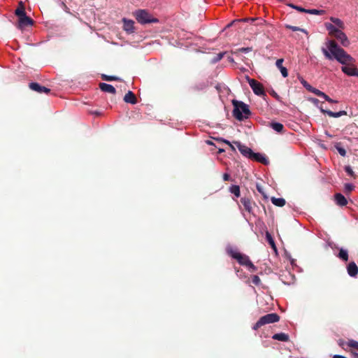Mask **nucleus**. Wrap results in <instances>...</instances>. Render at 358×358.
Returning a JSON list of instances; mask_svg holds the SVG:
<instances>
[{
	"mask_svg": "<svg viewBox=\"0 0 358 358\" xmlns=\"http://www.w3.org/2000/svg\"><path fill=\"white\" fill-rule=\"evenodd\" d=\"M321 50L327 59H335L341 64H348L354 62V58L340 48L333 39L327 40Z\"/></svg>",
	"mask_w": 358,
	"mask_h": 358,
	"instance_id": "obj_1",
	"label": "nucleus"
},
{
	"mask_svg": "<svg viewBox=\"0 0 358 358\" xmlns=\"http://www.w3.org/2000/svg\"><path fill=\"white\" fill-rule=\"evenodd\" d=\"M324 27L328 31L329 36L335 38L341 45L343 47L350 45V41L347 35L343 32L345 26L343 20L338 17H331L329 22L324 23Z\"/></svg>",
	"mask_w": 358,
	"mask_h": 358,
	"instance_id": "obj_2",
	"label": "nucleus"
},
{
	"mask_svg": "<svg viewBox=\"0 0 358 358\" xmlns=\"http://www.w3.org/2000/svg\"><path fill=\"white\" fill-rule=\"evenodd\" d=\"M133 15L136 21L141 24L157 23L159 22L158 19L146 9H138L133 13Z\"/></svg>",
	"mask_w": 358,
	"mask_h": 358,
	"instance_id": "obj_3",
	"label": "nucleus"
},
{
	"mask_svg": "<svg viewBox=\"0 0 358 358\" xmlns=\"http://www.w3.org/2000/svg\"><path fill=\"white\" fill-rule=\"evenodd\" d=\"M233 104L234 106V115L236 119L242 120L248 117L250 110L248 105L238 101H234Z\"/></svg>",
	"mask_w": 358,
	"mask_h": 358,
	"instance_id": "obj_4",
	"label": "nucleus"
},
{
	"mask_svg": "<svg viewBox=\"0 0 358 358\" xmlns=\"http://www.w3.org/2000/svg\"><path fill=\"white\" fill-rule=\"evenodd\" d=\"M230 254L234 258L236 259L240 264L248 266L250 268L251 271H254L255 270V267L247 256L243 255L237 251L232 250L230 251Z\"/></svg>",
	"mask_w": 358,
	"mask_h": 358,
	"instance_id": "obj_5",
	"label": "nucleus"
},
{
	"mask_svg": "<svg viewBox=\"0 0 358 358\" xmlns=\"http://www.w3.org/2000/svg\"><path fill=\"white\" fill-rule=\"evenodd\" d=\"M246 80L255 94L259 96L264 94V87L260 83L257 82L255 79L250 78L248 76H246Z\"/></svg>",
	"mask_w": 358,
	"mask_h": 358,
	"instance_id": "obj_6",
	"label": "nucleus"
},
{
	"mask_svg": "<svg viewBox=\"0 0 358 358\" xmlns=\"http://www.w3.org/2000/svg\"><path fill=\"white\" fill-rule=\"evenodd\" d=\"M278 320L279 317L277 314L270 313L261 317L260 320L257 322L255 327H259L266 324L273 323Z\"/></svg>",
	"mask_w": 358,
	"mask_h": 358,
	"instance_id": "obj_7",
	"label": "nucleus"
},
{
	"mask_svg": "<svg viewBox=\"0 0 358 358\" xmlns=\"http://www.w3.org/2000/svg\"><path fill=\"white\" fill-rule=\"evenodd\" d=\"M355 61L352 63L343 64L344 66L342 67V71L349 76H354L356 66L353 64Z\"/></svg>",
	"mask_w": 358,
	"mask_h": 358,
	"instance_id": "obj_8",
	"label": "nucleus"
},
{
	"mask_svg": "<svg viewBox=\"0 0 358 358\" xmlns=\"http://www.w3.org/2000/svg\"><path fill=\"white\" fill-rule=\"evenodd\" d=\"M235 144L236 145L237 148H238L239 151L245 157H248L249 158H251L252 155L254 152H252V150L243 145H241L240 143L235 142Z\"/></svg>",
	"mask_w": 358,
	"mask_h": 358,
	"instance_id": "obj_9",
	"label": "nucleus"
},
{
	"mask_svg": "<svg viewBox=\"0 0 358 358\" xmlns=\"http://www.w3.org/2000/svg\"><path fill=\"white\" fill-rule=\"evenodd\" d=\"M124 30L129 33L134 32V22L131 20L123 19Z\"/></svg>",
	"mask_w": 358,
	"mask_h": 358,
	"instance_id": "obj_10",
	"label": "nucleus"
},
{
	"mask_svg": "<svg viewBox=\"0 0 358 358\" xmlns=\"http://www.w3.org/2000/svg\"><path fill=\"white\" fill-rule=\"evenodd\" d=\"M29 87L36 92H38L39 93H48L50 92V90L46 88L45 87L41 86L38 83H31L29 85Z\"/></svg>",
	"mask_w": 358,
	"mask_h": 358,
	"instance_id": "obj_11",
	"label": "nucleus"
},
{
	"mask_svg": "<svg viewBox=\"0 0 358 358\" xmlns=\"http://www.w3.org/2000/svg\"><path fill=\"white\" fill-rule=\"evenodd\" d=\"M320 110L322 113L327 114L329 116L332 117H339L343 115H347V113L345 110H341V111H339L337 113H334L331 110H326L323 109L322 108H320Z\"/></svg>",
	"mask_w": 358,
	"mask_h": 358,
	"instance_id": "obj_12",
	"label": "nucleus"
},
{
	"mask_svg": "<svg viewBox=\"0 0 358 358\" xmlns=\"http://www.w3.org/2000/svg\"><path fill=\"white\" fill-rule=\"evenodd\" d=\"M348 273L352 276L355 277L358 273V267L355 262H350L348 266Z\"/></svg>",
	"mask_w": 358,
	"mask_h": 358,
	"instance_id": "obj_13",
	"label": "nucleus"
},
{
	"mask_svg": "<svg viewBox=\"0 0 358 358\" xmlns=\"http://www.w3.org/2000/svg\"><path fill=\"white\" fill-rule=\"evenodd\" d=\"M33 23L32 20L27 17L26 15L19 17V26L24 27L28 25H31Z\"/></svg>",
	"mask_w": 358,
	"mask_h": 358,
	"instance_id": "obj_14",
	"label": "nucleus"
},
{
	"mask_svg": "<svg viewBox=\"0 0 358 358\" xmlns=\"http://www.w3.org/2000/svg\"><path fill=\"white\" fill-rule=\"evenodd\" d=\"M99 87L103 92H108V93H110V94H115V87L113 85H111L103 83H100Z\"/></svg>",
	"mask_w": 358,
	"mask_h": 358,
	"instance_id": "obj_15",
	"label": "nucleus"
},
{
	"mask_svg": "<svg viewBox=\"0 0 358 358\" xmlns=\"http://www.w3.org/2000/svg\"><path fill=\"white\" fill-rule=\"evenodd\" d=\"M124 100L125 102L129 103L131 104H135L136 103V98L134 94L131 91H129L125 94V96L124 97Z\"/></svg>",
	"mask_w": 358,
	"mask_h": 358,
	"instance_id": "obj_16",
	"label": "nucleus"
},
{
	"mask_svg": "<svg viewBox=\"0 0 358 358\" xmlns=\"http://www.w3.org/2000/svg\"><path fill=\"white\" fill-rule=\"evenodd\" d=\"M335 199H336V203L340 206H345L348 203L345 196L341 194H336L335 195Z\"/></svg>",
	"mask_w": 358,
	"mask_h": 358,
	"instance_id": "obj_17",
	"label": "nucleus"
},
{
	"mask_svg": "<svg viewBox=\"0 0 358 358\" xmlns=\"http://www.w3.org/2000/svg\"><path fill=\"white\" fill-rule=\"evenodd\" d=\"M272 203L277 206L282 207L285 204V200L282 198H274L271 199Z\"/></svg>",
	"mask_w": 358,
	"mask_h": 358,
	"instance_id": "obj_18",
	"label": "nucleus"
},
{
	"mask_svg": "<svg viewBox=\"0 0 358 358\" xmlns=\"http://www.w3.org/2000/svg\"><path fill=\"white\" fill-rule=\"evenodd\" d=\"M15 14L18 16V17H20L26 15L22 2L20 3V7L16 9Z\"/></svg>",
	"mask_w": 358,
	"mask_h": 358,
	"instance_id": "obj_19",
	"label": "nucleus"
},
{
	"mask_svg": "<svg viewBox=\"0 0 358 358\" xmlns=\"http://www.w3.org/2000/svg\"><path fill=\"white\" fill-rule=\"evenodd\" d=\"M273 129L276 131L277 132H281L283 129V125L278 122H273L271 124Z\"/></svg>",
	"mask_w": 358,
	"mask_h": 358,
	"instance_id": "obj_20",
	"label": "nucleus"
},
{
	"mask_svg": "<svg viewBox=\"0 0 358 358\" xmlns=\"http://www.w3.org/2000/svg\"><path fill=\"white\" fill-rule=\"evenodd\" d=\"M251 159H255L257 161H259V162H264V163H266V162L265 157H263L260 154L253 153V155L251 157Z\"/></svg>",
	"mask_w": 358,
	"mask_h": 358,
	"instance_id": "obj_21",
	"label": "nucleus"
},
{
	"mask_svg": "<svg viewBox=\"0 0 358 358\" xmlns=\"http://www.w3.org/2000/svg\"><path fill=\"white\" fill-rule=\"evenodd\" d=\"M306 13L312 15H324L325 13V10L317 9H307Z\"/></svg>",
	"mask_w": 358,
	"mask_h": 358,
	"instance_id": "obj_22",
	"label": "nucleus"
},
{
	"mask_svg": "<svg viewBox=\"0 0 358 358\" xmlns=\"http://www.w3.org/2000/svg\"><path fill=\"white\" fill-rule=\"evenodd\" d=\"M231 193L234 194L236 197L240 196V188L237 185H233L230 187Z\"/></svg>",
	"mask_w": 358,
	"mask_h": 358,
	"instance_id": "obj_23",
	"label": "nucleus"
},
{
	"mask_svg": "<svg viewBox=\"0 0 358 358\" xmlns=\"http://www.w3.org/2000/svg\"><path fill=\"white\" fill-rule=\"evenodd\" d=\"M338 256L341 259H343L345 262L348 261V254L347 250H345L341 249L339 252Z\"/></svg>",
	"mask_w": 358,
	"mask_h": 358,
	"instance_id": "obj_24",
	"label": "nucleus"
},
{
	"mask_svg": "<svg viewBox=\"0 0 358 358\" xmlns=\"http://www.w3.org/2000/svg\"><path fill=\"white\" fill-rule=\"evenodd\" d=\"M348 347L355 348L358 350V342L354 340H350L348 343L345 344Z\"/></svg>",
	"mask_w": 358,
	"mask_h": 358,
	"instance_id": "obj_25",
	"label": "nucleus"
},
{
	"mask_svg": "<svg viewBox=\"0 0 358 358\" xmlns=\"http://www.w3.org/2000/svg\"><path fill=\"white\" fill-rule=\"evenodd\" d=\"M266 236L267 241H268V243L271 245V246L274 250H275V243H274V241H273V238L271 237V234L267 232L266 234Z\"/></svg>",
	"mask_w": 358,
	"mask_h": 358,
	"instance_id": "obj_26",
	"label": "nucleus"
},
{
	"mask_svg": "<svg viewBox=\"0 0 358 358\" xmlns=\"http://www.w3.org/2000/svg\"><path fill=\"white\" fill-rule=\"evenodd\" d=\"M320 96L322 97L323 99H324L326 101H327L329 103H336L337 102L336 101H334L332 99H331L329 96H327L326 94H324L322 92Z\"/></svg>",
	"mask_w": 358,
	"mask_h": 358,
	"instance_id": "obj_27",
	"label": "nucleus"
},
{
	"mask_svg": "<svg viewBox=\"0 0 358 358\" xmlns=\"http://www.w3.org/2000/svg\"><path fill=\"white\" fill-rule=\"evenodd\" d=\"M320 96L322 97L323 99H324L326 101H327L329 103H336L337 102L336 101H334L332 99H331L329 96H327L326 94H324L322 92Z\"/></svg>",
	"mask_w": 358,
	"mask_h": 358,
	"instance_id": "obj_28",
	"label": "nucleus"
},
{
	"mask_svg": "<svg viewBox=\"0 0 358 358\" xmlns=\"http://www.w3.org/2000/svg\"><path fill=\"white\" fill-rule=\"evenodd\" d=\"M320 96L322 97L323 99H324L326 101H327L329 103H336L337 102L336 101H334L332 99H331L329 96H327L326 94H324L322 92Z\"/></svg>",
	"mask_w": 358,
	"mask_h": 358,
	"instance_id": "obj_29",
	"label": "nucleus"
},
{
	"mask_svg": "<svg viewBox=\"0 0 358 358\" xmlns=\"http://www.w3.org/2000/svg\"><path fill=\"white\" fill-rule=\"evenodd\" d=\"M320 96L322 97L323 99H324L326 101H327L329 103H336L337 102L336 101H334L332 99H331L329 96H327L326 94H324L322 92Z\"/></svg>",
	"mask_w": 358,
	"mask_h": 358,
	"instance_id": "obj_30",
	"label": "nucleus"
},
{
	"mask_svg": "<svg viewBox=\"0 0 358 358\" xmlns=\"http://www.w3.org/2000/svg\"><path fill=\"white\" fill-rule=\"evenodd\" d=\"M320 96L322 97L323 99H324L326 101H327L329 103H336L337 102L336 101H334L332 99H331L329 96H327L326 94H324L322 92Z\"/></svg>",
	"mask_w": 358,
	"mask_h": 358,
	"instance_id": "obj_31",
	"label": "nucleus"
},
{
	"mask_svg": "<svg viewBox=\"0 0 358 358\" xmlns=\"http://www.w3.org/2000/svg\"><path fill=\"white\" fill-rule=\"evenodd\" d=\"M320 96L322 97L323 99H324L326 101H327L329 103H336L337 102L336 101H334L332 99H331L329 96H327L326 94H324L322 92Z\"/></svg>",
	"mask_w": 358,
	"mask_h": 358,
	"instance_id": "obj_32",
	"label": "nucleus"
},
{
	"mask_svg": "<svg viewBox=\"0 0 358 358\" xmlns=\"http://www.w3.org/2000/svg\"><path fill=\"white\" fill-rule=\"evenodd\" d=\"M241 202L245 206V209L248 210H250V201L246 199H242Z\"/></svg>",
	"mask_w": 358,
	"mask_h": 358,
	"instance_id": "obj_33",
	"label": "nucleus"
},
{
	"mask_svg": "<svg viewBox=\"0 0 358 358\" xmlns=\"http://www.w3.org/2000/svg\"><path fill=\"white\" fill-rule=\"evenodd\" d=\"M287 27L289 29H292V31H301L305 33L306 35H308V32L303 29H300L297 27H293V26H288Z\"/></svg>",
	"mask_w": 358,
	"mask_h": 358,
	"instance_id": "obj_34",
	"label": "nucleus"
},
{
	"mask_svg": "<svg viewBox=\"0 0 358 358\" xmlns=\"http://www.w3.org/2000/svg\"><path fill=\"white\" fill-rule=\"evenodd\" d=\"M289 6L300 12L306 13V11H307V9L303 8L301 7H299V6H295L293 4H289Z\"/></svg>",
	"mask_w": 358,
	"mask_h": 358,
	"instance_id": "obj_35",
	"label": "nucleus"
},
{
	"mask_svg": "<svg viewBox=\"0 0 358 358\" xmlns=\"http://www.w3.org/2000/svg\"><path fill=\"white\" fill-rule=\"evenodd\" d=\"M311 103H313L314 105L317 106L320 109V108H322V106H319V100L315 98H309L308 99Z\"/></svg>",
	"mask_w": 358,
	"mask_h": 358,
	"instance_id": "obj_36",
	"label": "nucleus"
},
{
	"mask_svg": "<svg viewBox=\"0 0 358 358\" xmlns=\"http://www.w3.org/2000/svg\"><path fill=\"white\" fill-rule=\"evenodd\" d=\"M279 70L284 78H286L288 76L287 69L285 67L283 66Z\"/></svg>",
	"mask_w": 358,
	"mask_h": 358,
	"instance_id": "obj_37",
	"label": "nucleus"
},
{
	"mask_svg": "<svg viewBox=\"0 0 358 358\" xmlns=\"http://www.w3.org/2000/svg\"><path fill=\"white\" fill-rule=\"evenodd\" d=\"M301 83L308 91L310 90L312 86L309 85L304 79L301 78Z\"/></svg>",
	"mask_w": 358,
	"mask_h": 358,
	"instance_id": "obj_38",
	"label": "nucleus"
},
{
	"mask_svg": "<svg viewBox=\"0 0 358 358\" xmlns=\"http://www.w3.org/2000/svg\"><path fill=\"white\" fill-rule=\"evenodd\" d=\"M310 92L314 93L315 94L317 95V96H320L321 93H322V91L316 89V88H314L313 87H311L310 90H309Z\"/></svg>",
	"mask_w": 358,
	"mask_h": 358,
	"instance_id": "obj_39",
	"label": "nucleus"
},
{
	"mask_svg": "<svg viewBox=\"0 0 358 358\" xmlns=\"http://www.w3.org/2000/svg\"><path fill=\"white\" fill-rule=\"evenodd\" d=\"M336 149L341 156H345L346 155V151L344 148L336 146Z\"/></svg>",
	"mask_w": 358,
	"mask_h": 358,
	"instance_id": "obj_40",
	"label": "nucleus"
},
{
	"mask_svg": "<svg viewBox=\"0 0 358 358\" xmlns=\"http://www.w3.org/2000/svg\"><path fill=\"white\" fill-rule=\"evenodd\" d=\"M282 63H283V59H278L276 62H275V64H276V66L280 69H281L282 67H283L282 66Z\"/></svg>",
	"mask_w": 358,
	"mask_h": 358,
	"instance_id": "obj_41",
	"label": "nucleus"
},
{
	"mask_svg": "<svg viewBox=\"0 0 358 358\" xmlns=\"http://www.w3.org/2000/svg\"><path fill=\"white\" fill-rule=\"evenodd\" d=\"M345 170L348 173V175L353 176L354 172L350 166H345Z\"/></svg>",
	"mask_w": 358,
	"mask_h": 358,
	"instance_id": "obj_42",
	"label": "nucleus"
},
{
	"mask_svg": "<svg viewBox=\"0 0 358 358\" xmlns=\"http://www.w3.org/2000/svg\"><path fill=\"white\" fill-rule=\"evenodd\" d=\"M103 79H105L106 80H117L118 78L115 77V76H106L104 75L103 76Z\"/></svg>",
	"mask_w": 358,
	"mask_h": 358,
	"instance_id": "obj_43",
	"label": "nucleus"
},
{
	"mask_svg": "<svg viewBox=\"0 0 358 358\" xmlns=\"http://www.w3.org/2000/svg\"><path fill=\"white\" fill-rule=\"evenodd\" d=\"M345 190L348 192H350L354 189V186L351 184H346L345 185Z\"/></svg>",
	"mask_w": 358,
	"mask_h": 358,
	"instance_id": "obj_44",
	"label": "nucleus"
},
{
	"mask_svg": "<svg viewBox=\"0 0 358 358\" xmlns=\"http://www.w3.org/2000/svg\"><path fill=\"white\" fill-rule=\"evenodd\" d=\"M252 50V48H241L239 50V51L241 52H249Z\"/></svg>",
	"mask_w": 358,
	"mask_h": 358,
	"instance_id": "obj_45",
	"label": "nucleus"
},
{
	"mask_svg": "<svg viewBox=\"0 0 358 358\" xmlns=\"http://www.w3.org/2000/svg\"><path fill=\"white\" fill-rule=\"evenodd\" d=\"M252 282L255 284H258L260 282V279L258 276L255 275L252 278Z\"/></svg>",
	"mask_w": 358,
	"mask_h": 358,
	"instance_id": "obj_46",
	"label": "nucleus"
},
{
	"mask_svg": "<svg viewBox=\"0 0 358 358\" xmlns=\"http://www.w3.org/2000/svg\"><path fill=\"white\" fill-rule=\"evenodd\" d=\"M275 339H277L278 341H287L289 337H273Z\"/></svg>",
	"mask_w": 358,
	"mask_h": 358,
	"instance_id": "obj_47",
	"label": "nucleus"
},
{
	"mask_svg": "<svg viewBox=\"0 0 358 358\" xmlns=\"http://www.w3.org/2000/svg\"><path fill=\"white\" fill-rule=\"evenodd\" d=\"M223 57V53H220L217 55L216 58L213 59V62H217L220 60Z\"/></svg>",
	"mask_w": 358,
	"mask_h": 358,
	"instance_id": "obj_48",
	"label": "nucleus"
},
{
	"mask_svg": "<svg viewBox=\"0 0 358 358\" xmlns=\"http://www.w3.org/2000/svg\"><path fill=\"white\" fill-rule=\"evenodd\" d=\"M221 141H223L224 143H225L226 144L229 145V147H230L231 149L234 150V146L231 145V143L229 141H227V140H221Z\"/></svg>",
	"mask_w": 358,
	"mask_h": 358,
	"instance_id": "obj_49",
	"label": "nucleus"
},
{
	"mask_svg": "<svg viewBox=\"0 0 358 358\" xmlns=\"http://www.w3.org/2000/svg\"><path fill=\"white\" fill-rule=\"evenodd\" d=\"M338 344L340 346H341L343 349H345V343L343 342V341L341 339H340L338 341Z\"/></svg>",
	"mask_w": 358,
	"mask_h": 358,
	"instance_id": "obj_50",
	"label": "nucleus"
},
{
	"mask_svg": "<svg viewBox=\"0 0 358 358\" xmlns=\"http://www.w3.org/2000/svg\"><path fill=\"white\" fill-rule=\"evenodd\" d=\"M223 179H224V180H225V181L229 180V174H227V173H224V174L223 175Z\"/></svg>",
	"mask_w": 358,
	"mask_h": 358,
	"instance_id": "obj_51",
	"label": "nucleus"
},
{
	"mask_svg": "<svg viewBox=\"0 0 358 358\" xmlns=\"http://www.w3.org/2000/svg\"><path fill=\"white\" fill-rule=\"evenodd\" d=\"M354 76L358 77V69L356 67Z\"/></svg>",
	"mask_w": 358,
	"mask_h": 358,
	"instance_id": "obj_52",
	"label": "nucleus"
},
{
	"mask_svg": "<svg viewBox=\"0 0 358 358\" xmlns=\"http://www.w3.org/2000/svg\"><path fill=\"white\" fill-rule=\"evenodd\" d=\"M234 22V21L231 22L230 24H229L227 27H229L232 25V24Z\"/></svg>",
	"mask_w": 358,
	"mask_h": 358,
	"instance_id": "obj_53",
	"label": "nucleus"
},
{
	"mask_svg": "<svg viewBox=\"0 0 358 358\" xmlns=\"http://www.w3.org/2000/svg\"><path fill=\"white\" fill-rule=\"evenodd\" d=\"M224 150L223 149H219V152L221 153L222 152H224Z\"/></svg>",
	"mask_w": 358,
	"mask_h": 358,
	"instance_id": "obj_54",
	"label": "nucleus"
},
{
	"mask_svg": "<svg viewBox=\"0 0 358 358\" xmlns=\"http://www.w3.org/2000/svg\"><path fill=\"white\" fill-rule=\"evenodd\" d=\"M275 336H285V335L283 334H275Z\"/></svg>",
	"mask_w": 358,
	"mask_h": 358,
	"instance_id": "obj_55",
	"label": "nucleus"
},
{
	"mask_svg": "<svg viewBox=\"0 0 358 358\" xmlns=\"http://www.w3.org/2000/svg\"><path fill=\"white\" fill-rule=\"evenodd\" d=\"M355 358H358V354H355Z\"/></svg>",
	"mask_w": 358,
	"mask_h": 358,
	"instance_id": "obj_56",
	"label": "nucleus"
},
{
	"mask_svg": "<svg viewBox=\"0 0 358 358\" xmlns=\"http://www.w3.org/2000/svg\"><path fill=\"white\" fill-rule=\"evenodd\" d=\"M208 144H210V145H211V144H212V143H211V142H210V141H208Z\"/></svg>",
	"mask_w": 358,
	"mask_h": 358,
	"instance_id": "obj_57",
	"label": "nucleus"
}]
</instances>
